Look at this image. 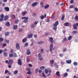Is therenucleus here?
<instances>
[{
    "label": "nucleus",
    "mask_w": 78,
    "mask_h": 78,
    "mask_svg": "<svg viewBox=\"0 0 78 78\" xmlns=\"http://www.w3.org/2000/svg\"><path fill=\"white\" fill-rule=\"evenodd\" d=\"M59 24V23L58 21H57L55 22V23L54 24L53 27V29L55 31H56L57 30V26Z\"/></svg>",
    "instance_id": "obj_1"
},
{
    "label": "nucleus",
    "mask_w": 78,
    "mask_h": 78,
    "mask_svg": "<svg viewBox=\"0 0 78 78\" xmlns=\"http://www.w3.org/2000/svg\"><path fill=\"white\" fill-rule=\"evenodd\" d=\"M22 19H25L23 21V23H27L28 22V17H23L21 18Z\"/></svg>",
    "instance_id": "obj_2"
},
{
    "label": "nucleus",
    "mask_w": 78,
    "mask_h": 78,
    "mask_svg": "<svg viewBox=\"0 0 78 78\" xmlns=\"http://www.w3.org/2000/svg\"><path fill=\"white\" fill-rule=\"evenodd\" d=\"M53 44L51 43L50 45V51H51L52 50H55V47H54L53 48Z\"/></svg>",
    "instance_id": "obj_3"
},
{
    "label": "nucleus",
    "mask_w": 78,
    "mask_h": 78,
    "mask_svg": "<svg viewBox=\"0 0 78 78\" xmlns=\"http://www.w3.org/2000/svg\"><path fill=\"white\" fill-rule=\"evenodd\" d=\"M16 48L17 50H19L20 49V44L18 43H16Z\"/></svg>",
    "instance_id": "obj_4"
},
{
    "label": "nucleus",
    "mask_w": 78,
    "mask_h": 78,
    "mask_svg": "<svg viewBox=\"0 0 78 78\" xmlns=\"http://www.w3.org/2000/svg\"><path fill=\"white\" fill-rule=\"evenodd\" d=\"M26 54L27 55H30L31 54V51H30V49H28L27 50Z\"/></svg>",
    "instance_id": "obj_5"
},
{
    "label": "nucleus",
    "mask_w": 78,
    "mask_h": 78,
    "mask_svg": "<svg viewBox=\"0 0 78 78\" xmlns=\"http://www.w3.org/2000/svg\"><path fill=\"white\" fill-rule=\"evenodd\" d=\"M38 4V2H35L33 3V4L31 5V6H32V7H33L34 6H36Z\"/></svg>",
    "instance_id": "obj_6"
},
{
    "label": "nucleus",
    "mask_w": 78,
    "mask_h": 78,
    "mask_svg": "<svg viewBox=\"0 0 78 78\" xmlns=\"http://www.w3.org/2000/svg\"><path fill=\"white\" fill-rule=\"evenodd\" d=\"M13 62V60L12 59H10L9 60L8 64H11Z\"/></svg>",
    "instance_id": "obj_7"
},
{
    "label": "nucleus",
    "mask_w": 78,
    "mask_h": 78,
    "mask_svg": "<svg viewBox=\"0 0 78 78\" xmlns=\"http://www.w3.org/2000/svg\"><path fill=\"white\" fill-rule=\"evenodd\" d=\"M18 64L19 65H20V66H22V62H21V59H19L18 61Z\"/></svg>",
    "instance_id": "obj_8"
},
{
    "label": "nucleus",
    "mask_w": 78,
    "mask_h": 78,
    "mask_svg": "<svg viewBox=\"0 0 78 78\" xmlns=\"http://www.w3.org/2000/svg\"><path fill=\"white\" fill-rule=\"evenodd\" d=\"M4 9L5 11L8 12L9 11V8L8 7H5L4 8Z\"/></svg>",
    "instance_id": "obj_9"
},
{
    "label": "nucleus",
    "mask_w": 78,
    "mask_h": 78,
    "mask_svg": "<svg viewBox=\"0 0 78 78\" xmlns=\"http://www.w3.org/2000/svg\"><path fill=\"white\" fill-rule=\"evenodd\" d=\"M53 38L52 37H50L49 38V41H50L51 43H53Z\"/></svg>",
    "instance_id": "obj_10"
},
{
    "label": "nucleus",
    "mask_w": 78,
    "mask_h": 78,
    "mask_svg": "<svg viewBox=\"0 0 78 78\" xmlns=\"http://www.w3.org/2000/svg\"><path fill=\"white\" fill-rule=\"evenodd\" d=\"M66 62L67 64H71L72 62V61L71 60H67L66 61Z\"/></svg>",
    "instance_id": "obj_11"
},
{
    "label": "nucleus",
    "mask_w": 78,
    "mask_h": 78,
    "mask_svg": "<svg viewBox=\"0 0 78 78\" xmlns=\"http://www.w3.org/2000/svg\"><path fill=\"white\" fill-rule=\"evenodd\" d=\"M18 27V26H17V25H14L13 26V28L14 30H17V29Z\"/></svg>",
    "instance_id": "obj_12"
},
{
    "label": "nucleus",
    "mask_w": 78,
    "mask_h": 78,
    "mask_svg": "<svg viewBox=\"0 0 78 78\" xmlns=\"http://www.w3.org/2000/svg\"><path fill=\"white\" fill-rule=\"evenodd\" d=\"M43 44H44V42L42 41H40L38 42V44L39 45H41Z\"/></svg>",
    "instance_id": "obj_13"
},
{
    "label": "nucleus",
    "mask_w": 78,
    "mask_h": 78,
    "mask_svg": "<svg viewBox=\"0 0 78 78\" xmlns=\"http://www.w3.org/2000/svg\"><path fill=\"white\" fill-rule=\"evenodd\" d=\"M38 56L39 59H42V57L41 54L39 53L38 54Z\"/></svg>",
    "instance_id": "obj_14"
},
{
    "label": "nucleus",
    "mask_w": 78,
    "mask_h": 78,
    "mask_svg": "<svg viewBox=\"0 0 78 78\" xmlns=\"http://www.w3.org/2000/svg\"><path fill=\"white\" fill-rule=\"evenodd\" d=\"M73 27L74 29H75V30H77V26H76L75 24H73Z\"/></svg>",
    "instance_id": "obj_15"
},
{
    "label": "nucleus",
    "mask_w": 78,
    "mask_h": 78,
    "mask_svg": "<svg viewBox=\"0 0 78 78\" xmlns=\"http://www.w3.org/2000/svg\"><path fill=\"white\" fill-rule=\"evenodd\" d=\"M27 11L25 12H23L22 13L23 16H24L25 14H27Z\"/></svg>",
    "instance_id": "obj_16"
},
{
    "label": "nucleus",
    "mask_w": 78,
    "mask_h": 78,
    "mask_svg": "<svg viewBox=\"0 0 78 78\" xmlns=\"http://www.w3.org/2000/svg\"><path fill=\"white\" fill-rule=\"evenodd\" d=\"M33 37V34H30L28 35V38H31V37Z\"/></svg>",
    "instance_id": "obj_17"
},
{
    "label": "nucleus",
    "mask_w": 78,
    "mask_h": 78,
    "mask_svg": "<svg viewBox=\"0 0 78 78\" xmlns=\"http://www.w3.org/2000/svg\"><path fill=\"white\" fill-rule=\"evenodd\" d=\"M9 18V17H8V16H5L4 17V20H5V21L7 20H8V19Z\"/></svg>",
    "instance_id": "obj_18"
},
{
    "label": "nucleus",
    "mask_w": 78,
    "mask_h": 78,
    "mask_svg": "<svg viewBox=\"0 0 78 78\" xmlns=\"http://www.w3.org/2000/svg\"><path fill=\"white\" fill-rule=\"evenodd\" d=\"M44 72L45 73H46V74H47L48 73V69H44Z\"/></svg>",
    "instance_id": "obj_19"
},
{
    "label": "nucleus",
    "mask_w": 78,
    "mask_h": 78,
    "mask_svg": "<svg viewBox=\"0 0 78 78\" xmlns=\"http://www.w3.org/2000/svg\"><path fill=\"white\" fill-rule=\"evenodd\" d=\"M64 25L66 27H67L69 25V23L68 22H67L64 23Z\"/></svg>",
    "instance_id": "obj_20"
},
{
    "label": "nucleus",
    "mask_w": 78,
    "mask_h": 78,
    "mask_svg": "<svg viewBox=\"0 0 78 78\" xmlns=\"http://www.w3.org/2000/svg\"><path fill=\"white\" fill-rule=\"evenodd\" d=\"M56 75L57 76H60V75H59V71L57 72L56 73Z\"/></svg>",
    "instance_id": "obj_21"
},
{
    "label": "nucleus",
    "mask_w": 78,
    "mask_h": 78,
    "mask_svg": "<svg viewBox=\"0 0 78 78\" xmlns=\"http://www.w3.org/2000/svg\"><path fill=\"white\" fill-rule=\"evenodd\" d=\"M74 19L76 20V21H78V16H76L74 18Z\"/></svg>",
    "instance_id": "obj_22"
},
{
    "label": "nucleus",
    "mask_w": 78,
    "mask_h": 78,
    "mask_svg": "<svg viewBox=\"0 0 78 78\" xmlns=\"http://www.w3.org/2000/svg\"><path fill=\"white\" fill-rule=\"evenodd\" d=\"M55 67L56 68V69H58V67H59V66H58V65L56 63L55 64Z\"/></svg>",
    "instance_id": "obj_23"
},
{
    "label": "nucleus",
    "mask_w": 78,
    "mask_h": 78,
    "mask_svg": "<svg viewBox=\"0 0 78 78\" xmlns=\"http://www.w3.org/2000/svg\"><path fill=\"white\" fill-rule=\"evenodd\" d=\"M6 26H7V27H9V26H10V24L9 23V22H7L6 23Z\"/></svg>",
    "instance_id": "obj_24"
},
{
    "label": "nucleus",
    "mask_w": 78,
    "mask_h": 78,
    "mask_svg": "<svg viewBox=\"0 0 78 78\" xmlns=\"http://www.w3.org/2000/svg\"><path fill=\"white\" fill-rule=\"evenodd\" d=\"M26 41H27V38H24L23 40H22V42H23L25 43L26 42Z\"/></svg>",
    "instance_id": "obj_25"
},
{
    "label": "nucleus",
    "mask_w": 78,
    "mask_h": 78,
    "mask_svg": "<svg viewBox=\"0 0 78 78\" xmlns=\"http://www.w3.org/2000/svg\"><path fill=\"white\" fill-rule=\"evenodd\" d=\"M0 17L2 19H3V18H4V15L3 14H2L0 15Z\"/></svg>",
    "instance_id": "obj_26"
},
{
    "label": "nucleus",
    "mask_w": 78,
    "mask_h": 78,
    "mask_svg": "<svg viewBox=\"0 0 78 78\" xmlns=\"http://www.w3.org/2000/svg\"><path fill=\"white\" fill-rule=\"evenodd\" d=\"M72 39V37L71 36H69L68 38V40L69 41H70Z\"/></svg>",
    "instance_id": "obj_27"
},
{
    "label": "nucleus",
    "mask_w": 78,
    "mask_h": 78,
    "mask_svg": "<svg viewBox=\"0 0 78 78\" xmlns=\"http://www.w3.org/2000/svg\"><path fill=\"white\" fill-rule=\"evenodd\" d=\"M44 17L43 15H41L40 16V19L41 20L44 19Z\"/></svg>",
    "instance_id": "obj_28"
},
{
    "label": "nucleus",
    "mask_w": 78,
    "mask_h": 78,
    "mask_svg": "<svg viewBox=\"0 0 78 78\" xmlns=\"http://www.w3.org/2000/svg\"><path fill=\"white\" fill-rule=\"evenodd\" d=\"M28 43H26L25 44L24 47H28Z\"/></svg>",
    "instance_id": "obj_29"
},
{
    "label": "nucleus",
    "mask_w": 78,
    "mask_h": 78,
    "mask_svg": "<svg viewBox=\"0 0 78 78\" xmlns=\"http://www.w3.org/2000/svg\"><path fill=\"white\" fill-rule=\"evenodd\" d=\"M6 46V43H3V45L2 46V48H3L4 47H5Z\"/></svg>",
    "instance_id": "obj_30"
},
{
    "label": "nucleus",
    "mask_w": 78,
    "mask_h": 78,
    "mask_svg": "<svg viewBox=\"0 0 78 78\" xmlns=\"http://www.w3.org/2000/svg\"><path fill=\"white\" fill-rule=\"evenodd\" d=\"M49 7V5L47 4L44 7L45 9H47V8H48Z\"/></svg>",
    "instance_id": "obj_31"
},
{
    "label": "nucleus",
    "mask_w": 78,
    "mask_h": 78,
    "mask_svg": "<svg viewBox=\"0 0 78 78\" xmlns=\"http://www.w3.org/2000/svg\"><path fill=\"white\" fill-rule=\"evenodd\" d=\"M73 64L75 66H78V64L77 62H74Z\"/></svg>",
    "instance_id": "obj_32"
},
{
    "label": "nucleus",
    "mask_w": 78,
    "mask_h": 78,
    "mask_svg": "<svg viewBox=\"0 0 78 78\" xmlns=\"http://www.w3.org/2000/svg\"><path fill=\"white\" fill-rule=\"evenodd\" d=\"M50 63L51 64H53L54 63V60H51L50 62Z\"/></svg>",
    "instance_id": "obj_33"
},
{
    "label": "nucleus",
    "mask_w": 78,
    "mask_h": 78,
    "mask_svg": "<svg viewBox=\"0 0 78 78\" xmlns=\"http://www.w3.org/2000/svg\"><path fill=\"white\" fill-rule=\"evenodd\" d=\"M18 72V71L17 70H16L13 73L14 75H16V74H17Z\"/></svg>",
    "instance_id": "obj_34"
},
{
    "label": "nucleus",
    "mask_w": 78,
    "mask_h": 78,
    "mask_svg": "<svg viewBox=\"0 0 78 78\" xmlns=\"http://www.w3.org/2000/svg\"><path fill=\"white\" fill-rule=\"evenodd\" d=\"M39 70V69H38L37 68L35 70V72L36 73H38V71Z\"/></svg>",
    "instance_id": "obj_35"
},
{
    "label": "nucleus",
    "mask_w": 78,
    "mask_h": 78,
    "mask_svg": "<svg viewBox=\"0 0 78 78\" xmlns=\"http://www.w3.org/2000/svg\"><path fill=\"white\" fill-rule=\"evenodd\" d=\"M64 76H65V77H66V76H67V75H68V73H65L64 74Z\"/></svg>",
    "instance_id": "obj_36"
},
{
    "label": "nucleus",
    "mask_w": 78,
    "mask_h": 78,
    "mask_svg": "<svg viewBox=\"0 0 78 78\" xmlns=\"http://www.w3.org/2000/svg\"><path fill=\"white\" fill-rule=\"evenodd\" d=\"M11 17L12 18V19H15V15H13V14H12L11 15Z\"/></svg>",
    "instance_id": "obj_37"
},
{
    "label": "nucleus",
    "mask_w": 78,
    "mask_h": 78,
    "mask_svg": "<svg viewBox=\"0 0 78 78\" xmlns=\"http://www.w3.org/2000/svg\"><path fill=\"white\" fill-rule=\"evenodd\" d=\"M14 56V54H9V57H13Z\"/></svg>",
    "instance_id": "obj_38"
},
{
    "label": "nucleus",
    "mask_w": 78,
    "mask_h": 78,
    "mask_svg": "<svg viewBox=\"0 0 78 78\" xmlns=\"http://www.w3.org/2000/svg\"><path fill=\"white\" fill-rule=\"evenodd\" d=\"M3 55L4 56H6L8 55V54H7V53L6 52H4Z\"/></svg>",
    "instance_id": "obj_39"
},
{
    "label": "nucleus",
    "mask_w": 78,
    "mask_h": 78,
    "mask_svg": "<svg viewBox=\"0 0 78 78\" xmlns=\"http://www.w3.org/2000/svg\"><path fill=\"white\" fill-rule=\"evenodd\" d=\"M65 17V15H63L62 17L61 18V20H64V18Z\"/></svg>",
    "instance_id": "obj_40"
},
{
    "label": "nucleus",
    "mask_w": 78,
    "mask_h": 78,
    "mask_svg": "<svg viewBox=\"0 0 78 78\" xmlns=\"http://www.w3.org/2000/svg\"><path fill=\"white\" fill-rule=\"evenodd\" d=\"M44 69H45V67L44 66L40 67V69H41V70H44Z\"/></svg>",
    "instance_id": "obj_41"
},
{
    "label": "nucleus",
    "mask_w": 78,
    "mask_h": 78,
    "mask_svg": "<svg viewBox=\"0 0 78 78\" xmlns=\"http://www.w3.org/2000/svg\"><path fill=\"white\" fill-rule=\"evenodd\" d=\"M42 76L44 78L46 77V76L44 73H42Z\"/></svg>",
    "instance_id": "obj_42"
},
{
    "label": "nucleus",
    "mask_w": 78,
    "mask_h": 78,
    "mask_svg": "<svg viewBox=\"0 0 78 78\" xmlns=\"http://www.w3.org/2000/svg\"><path fill=\"white\" fill-rule=\"evenodd\" d=\"M27 73L28 75H30V74H31V72L30 71H29Z\"/></svg>",
    "instance_id": "obj_43"
},
{
    "label": "nucleus",
    "mask_w": 78,
    "mask_h": 78,
    "mask_svg": "<svg viewBox=\"0 0 78 78\" xmlns=\"http://www.w3.org/2000/svg\"><path fill=\"white\" fill-rule=\"evenodd\" d=\"M3 41V38L2 37H0V41L1 42H2V41Z\"/></svg>",
    "instance_id": "obj_44"
},
{
    "label": "nucleus",
    "mask_w": 78,
    "mask_h": 78,
    "mask_svg": "<svg viewBox=\"0 0 78 78\" xmlns=\"http://www.w3.org/2000/svg\"><path fill=\"white\" fill-rule=\"evenodd\" d=\"M67 41V38H63V40L62 41V42H64V41Z\"/></svg>",
    "instance_id": "obj_45"
},
{
    "label": "nucleus",
    "mask_w": 78,
    "mask_h": 78,
    "mask_svg": "<svg viewBox=\"0 0 78 78\" xmlns=\"http://www.w3.org/2000/svg\"><path fill=\"white\" fill-rule=\"evenodd\" d=\"M14 57L16 58V57H17V55L16 53H14V55H13Z\"/></svg>",
    "instance_id": "obj_46"
},
{
    "label": "nucleus",
    "mask_w": 78,
    "mask_h": 78,
    "mask_svg": "<svg viewBox=\"0 0 78 78\" xmlns=\"http://www.w3.org/2000/svg\"><path fill=\"white\" fill-rule=\"evenodd\" d=\"M23 30L22 29H19V30H18V31L19 32H22V31Z\"/></svg>",
    "instance_id": "obj_47"
},
{
    "label": "nucleus",
    "mask_w": 78,
    "mask_h": 78,
    "mask_svg": "<svg viewBox=\"0 0 78 78\" xmlns=\"http://www.w3.org/2000/svg\"><path fill=\"white\" fill-rule=\"evenodd\" d=\"M31 27L32 28H34V27H35V26L34 25L32 24L31 25Z\"/></svg>",
    "instance_id": "obj_48"
},
{
    "label": "nucleus",
    "mask_w": 78,
    "mask_h": 78,
    "mask_svg": "<svg viewBox=\"0 0 78 78\" xmlns=\"http://www.w3.org/2000/svg\"><path fill=\"white\" fill-rule=\"evenodd\" d=\"M73 34H76V33H78V32H77V31H73Z\"/></svg>",
    "instance_id": "obj_49"
},
{
    "label": "nucleus",
    "mask_w": 78,
    "mask_h": 78,
    "mask_svg": "<svg viewBox=\"0 0 78 78\" xmlns=\"http://www.w3.org/2000/svg\"><path fill=\"white\" fill-rule=\"evenodd\" d=\"M15 22L16 23H18V22H19V20H15Z\"/></svg>",
    "instance_id": "obj_50"
},
{
    "label": "nucleus",
    "mask_w": 78,
    "mask_h": 78,
    "mask_svg": "<svg viewBox=\"0 0 78 78\" xmlns=\"http://www.w3.org/2000/svg\"><path fill=\"white\" fill-rule=\"evenodd\" d=\"M9 32H5V36H8L9 35Z\"/></svg>",
    "instance_id": "obj_51"
},
{
    "label": "nucleus",
    "mask_w": 78,
    "mask_h": 78,
    "mask_svg": "<svg viewBox=\"0 0 78 78\" xmlns=\"http://www.w3.org/2000/svg\"><path fill=\"white\" fill-rule=\"evenodd\" d=\"M5 42L6 43H7V44H9V41L7 40H5Z\"/></svg>",
    "instance_id": "obj_52"
},
{
    "label": "nucleus",
    "mask_w": 78,
    "mask_h": 78,
    "mask_svg": "<svg viewBox=\"0 0 78 78\" xmlns=\"http://www.w3.org/2000/svg\"><path fill=\"white\" fill-rule=\"evenodd\" d=\"M74 10L75 11H76V12L78 11V9L77 8H75L74 9Z\"/></svg>",
    "instance_id": "obj_53"
},
{
    "label": "nucleus",
    "mask_w": 78,
    "mask_h": 78,
    "mask_svg": "<svg viewBox=\"0 0 78 78\" xmlns=\"http://www.w3.org/2000/svg\"><path fill=\"white\" fill-rule=\"evenodd\" d=\"M44 35L45 36H48V35H49V33L48 32L45 33Z\"/></svg>",
    "instance_id": "obj_54"
},
{
    "label": "nucleus",
    "mask_w": 78,
    "mask_h": 78,
    "mask_svg": "<svg viewBox=\"0 0 78 78\" xmlns=\"http://www.w3.org/2000/svg\"><path fill=\"white\" fill-rule=\"evenodd\" d=\"M8 72H9V71H8V70H5V74H6V73H8Z\"/></svg>",
    "instance_id": "obj_55"
},
{
    "label": "nucleus",
    "mask_w": 78,
    "mask_h": 78,
    "mask_svg": "<svg viewBox=\"0 0 78 78\" xmlns=\"http://www.w3.org/2000/svg\"><path fill=\"white\" fill-rule=\"evenodd\" d=\"M70 3L71 4H72V3H73V0H71L70 1Z\"/></svg>",
    "instance_id": "obj_56"
},
{
    "label": "nucleus",
    "mask_w": 78,
    "mask_h": 78,
    "mask_svg": "<svg viewBox=\"0 0 78 78\" xmlns=\"http://www.w3.org/2000/svg\"><path fill=\"white\" fill-rule=\"evenodd\" d=\"M33 16L34 17H36V14L35 13H34L33 14Z\"/></svg>",
    "instance_id": "obj_57"
},
{
    "label": "nucleus",
    "mask_w": 78,
    "mask_h": 78,
    "mask_svg": "<svg viewBox=\"0 0 78 78\" xmlns=\"http://www.w3.org/2000/svg\"><path fill=\"white\" fill-rule=\"evenodd\" d=\"M37 23H38V22L37 21H36L34 23V25H37Z\"/></svg>",
    "instance_id": "obj_58"
},
{
    "label": "nucleus",
    "mask_w": 78,
    "mask_h": 78,
    "mask_svg": "<svg viewBox=\"0 0 78 78\" xmlns=\"http://www.w3.org/2000/svg\"><path fill=\"white\" fill-rule=\"evenodd\" d=\"M2 21H3V19L0 18V21L2 22Z\"/></svg>",
    "instance_id": "obj_59"
},
{
    "label": "nucleus",
    "mask_w": 78,
    "mask_h": 78,
    "mask_svg": "<svg viewBox=\"0 0 78 78\" xmlns=\"http://www.w3.org/2000/svg\"><path fill=\"white\" fill-rule=\"evenodd\" d=\"M73 8V5H71L69 7V8H70V9H71V8Z\"/></svg>",
    "instance_id": "obj_60"
},
{
    "label": "nucleus",
    "mask_w": 78,
    "mask_h": 78,
    "mask_svg": "<svg viewBox=\"0 0 78 78\" xmlns=\"http://www.w3.org/2000/svg\"><path fill=\"white\" fill-rule=\"evenodd\" d=\"M27 62H30V59H27Z\"/></svg>",
    "instance_id": "obj_61"
},
{
    "label": "nucleus",
    "mask_w": 78,
    "mask_h": 78,
    "mask_svg": "<svg viewBox=\"0 0 78 78\" xmlns=\"http://www.w3.org/2000/svg\"><path fill=\"white\" fill-rule=\"evenodd\" d=\"M59 56H60V57H62V56H63V54H60Z\"/></svg>",
    "instance_id": "obj_62"
},
{
    "label": "nucleus",
    "mask_w": 78,
    "mask_h": 78,
    "mask_svg": "<svg viewBox=\"0 0 78 78\" xmlns=\"http://www.w3.org/2000/svg\"><path fill=\"white\" fill-rule=\"evenodd\" d=\"M30 68H27V71H30Z\"/></svg>",
    "instance_id": "obj_63"
},
{
    "label": "nucleus",
    "mask_w": 78,
    "mask_h": 78,
    "mask_svg": "<svg viewBox=\"0 0 78 78\" xmlns=\"http://www.w3.org/2000/svg\"><path fill=\"white\" fill-rule=\"evenodd\" d=\"M75 25L77 27H78V23H75Z\"/></svg>",
    "instance_id": "obj_64"
}]
</instances>
